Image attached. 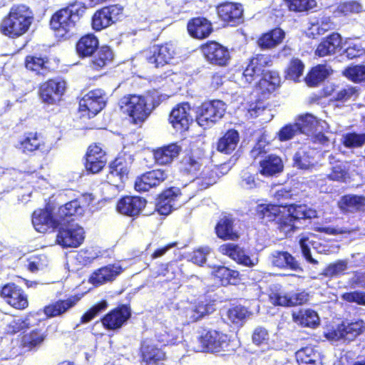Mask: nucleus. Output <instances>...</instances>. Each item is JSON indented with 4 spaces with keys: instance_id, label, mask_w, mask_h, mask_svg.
I'll list each match as a JSON object with an SVG mask.
<instances>
[{
    "instance_id": "obj_1",
    "label": "nucleus",
    "mask_w": 365,
    "mask_h": 365,
    "mask_svg": "<svg viewBox=\"0 0 365 365\" xmlns=\"http://www.w3.org/2000/svg\"><path fill=\"white\" fill-rule=\"evenodd\" d=\"M33 19L34 14L29 6L14 5L1 21L0 31L9 38H18L28 31Z\"/></svg>"
},
{
    "instance_id": "obj_2",
    "label": "nucleus",
    "mask_w": 365,
    "mask_h": 365,
    "mask_svg": "<svg viewBox=\"0 0 365 365\" xmlns=\"http://www.w3.org/2000/svg\"><path fill=\"white\" fill-rule=\"evenodd\" d=\"M86 8L82 2H76L56 11L51 17L50 25L58 37H66L73 34L80 17Z\"/></svg>"
},
{
    "instance_id": "obj_3",
    "label": "nucleus",
    "mask_w": 365,
    "mask_h": 365,
    "mask_svg": "<svg viewBox=\"0 0 365 365\" xmlns=\"http://www.w3.org/2000/svg\"><path fill=\"white\" fill-rule=\"evenodd\" d=\"M226 104L220 100L203 103L196 110V121L203 128L212 127L225 115Z\"/></svg>"
},
{
    "instance_id": "obj_4",
    "label": "nucleus",
    "mask_w": 365,
    "mask_h": 365,
    "mask_svg": "<svg viewBox=\"0 0 365 365\" xmlns=\"http://www.w3.org/2000/svg\"><path fill=\"white\" fill-rule=\"evenodd\" d=\"M119 105L121 110L131 117L136 124L144 121L151 111L145 98L141 96H125L120 100Z\"/></svg>"
},
{
    "instance_id": "obj_5",
    "label": "nucleus",
    "mask_w": 365,
    "mask_h": 365,
    "mask_svg": "<svg viewBox=\"0 0 365 365\" xmlns=\"http://www.w3.org/2000/svg\"><path fill=\"white\" fill-rule=\"evenodd\" d=\"M269 62V57L265 55H257L252 58L242 73L239 72L235 75L238 84L246 87L260 78Z\"/></svg>"
},
{
    "instance_id": "obj_6",
    "label": "nucleus",
    "mask_w": 365,
    "mask_h": 365,
    "mask_svg": "<svg viewBox=\"0 0 365 365\" xmlns=\"http://www.w3.org/2000/svg\"><path fill=\"white\" fill-rule=\"evenodd\" d=\"M144 57L148 63L155 67H163L169 64L176 55L175 46L170 43L162 45H154L143 52Z\"/></svg>"
},
{
    "instance_id": "obj_7",
    "label": "nucleus",
    "mask_w": 365,
    "mask_h": 365,
    "mask_svg": "<svg viewBox=\"0 0 365 365\" xmlns=\"http://www.w3.org/2000/svg\"><path fill=\"white\" fill-rule=\"evenodd\" d=\"M83 228L78 224L61 222L56 241L63 247H77L84 240Z\"/></svg>"
},
{
    "instance_id": "obj_8",
    "label": "nucleus",
    "mask_w": 365,
    "mask_h": 365,
    "mask_svg": "<svg viewBox=\"0 0 365 365\" xmlns=\"http://www.w3.org/2000/svg\"><path fill=\"white\" fill-rule=\"evenodd\" d=\"M106 105L104 92L101 89L89 91L79 101V111L83 116L94 117Z\"/></svg>"
},
{
    "instance_id": "obj_9",
    "label": "nucleus",
    "mask_w": 365,
    "mask_h": 365,
    "mask_svg": "<svg viewBox=\"0 0 365 365\" xmlns=\"http://www.w3.org/2000/svg\"><path fill=\"white\" fill-rule=\"evenodd\" d=\"M123 14L119 5L105 6L97 11L92 19V26L96 31H101L117 21Z\"/></svg>"
},
{
    "instance_id": "obj_10",
    "label": "nucleus",
    "mask_w": 365,
    "mask_h": 365,
    "mask_svg": "<svg viewBox=\"0 0 365 365\" xmlns=\"http://www.w3.org/2000/svg\"><path fill=\"white\" fill-rule=\"evenodd\" d=\"M65 81L59 78L49 80L41 85L39 96L42 102L53 105L58 102L66 91Z\"/></svg>"
},
{
    "instance_id": "obj_11",
    "label": "nucleus",
    "mask_w": 365,
    "mask_h": 365,
    "mask_svg": "<svg viewBox=\"0 0 365 365\" xmlns=\"http://www.w3.org/2000/svg\"><path fill=\"white\" fill-rule=\"evenodd\" d=\"M131 161L130 156L128 157V161L121 156L116 158L109 165L107 182L116 187H120L128 178Z\"/></svg>"
},
{
    "instance_id": "obj_12",
    "label": "nucleus",
    "mask_w": 365,
    "mask_h": 365,
    "mask_svg": "<svg viewBox=\"0 0 365 365\" xmlns=\"http://www.w3.org/2000/svg\"><path fill=\"white\" fill-rule=\"evenodd\" d=\"M32 224L37 232L44 233L48 229L59 227L61 222L57 213L53 215L50 206H47L45 209H38L34 212Z\"/></svg>"
},
{
    "instance_id": "obj_13",
    "label": "nucleus",
    "mask_w": 365,
    "mask_h": 365,
    "mask_svg": "<svg viewBox=\"0 0 365 365\" xmlns=\"http://www.w3.org/2000/svg\"><path fill=\"white\" fill-rule=\"evenodd\" d=\"M200 341L207 351L220 352L229 350L230 339L228 336L215 330H210L202 334Z\"/></svg>"
},
{
    "instance_id": "obj_14",
    "label": "nucleus",
    "mask_w": 365,
    "mask_h": 365,
    "mask_svg": "<svg viewBox=\"0 0 365 365\" xmlns=\"http://www.w3.org/2000/svg\"><path fill=\"white\" fill-rule=\"evenodd\" d=\"M280 212V207L278 205H269L264 210V215L270 217L271 220H277L279 229L285 235H288L294 229L299 227V224L291 215H289L287 212L279 216Z\"/></svg>"
},
{
    "instance_id": "obj_15",
    "label": "nucleus",
    "mask_w": 365,
    "mask_h": 365,
    "mask_svg": "<svg viewBox=\"0 0 365 365\" xmlns=\"http://www.w3.org/2000/svg\"><path fill=\"white\" fill-rule=\"evenodd\" d=\"M21 153L29 155L36 150H42L45 147L43 137L37 132L25 133L14 145Z\"/></svg>"
},
{
    "instance_id": "obj_16",
    "label": "nucleus",
    "mask_w": 365,
    "mask_h": 365,
    "mask_svg": "<svg viewBox=\"0 0 365 365\" xmlns=\"http://www.w3.org/2000/svg\"><path fill=\"white\" fill-rule=\"evenodd\" d=\"M213 303L198 301L195 303H190L182 310V314L187 323L195 322L207 314L215 311Z\"/></svg>"
},
{
    "instance_id": "obj_17",
    "label": "nucleus",
    "mask_w": 365,
    "mask_h": 365,
    "mask_svg": "<svg viewBox=\"0 0 365 365\" xmlns=\"http://www.w3.org/2000/svg\"><path fill=\"white\" fill-rule=\"evenodd\" d=\"M180 190L177 187H171L165 190L159 196L156 204L158 212L163 215L170 214L173 210L180 206Z\"/></svg>"
},
{
    "instance_id": "obj_18",
    "label": "nucleus",
    "mask_w": 365,
    "mask_h": 365,
    "mask_svg": "<svg viewBox=\"0 0 365 365\" xmlns=\"http://www.w3.org/2000/svg\"><path fill=\"white\" fill-rule=\"evenodd\" d=\"M168 177V174L164 170L158 169L147 172L136 179L135 189L137 191H148L150 188L160 185Z\"/></svg>"
},
{
    "instance_id": "obj_19",
    "label": "nucleus",
    "mask_w": 365,
    "mask_h": 365,
    "mask_svg": "<svg viewBox=\"0 0 365 365\" xmlns=\"http://www.w3.org/2000/svg\"><path fill=\"white\" fill-rule=\"evenodd\" d=\"M364 331L365 322L362 319H354L343 322L334 333L337 339H343L347 341H353Z\"/></svg>"
},
{
    "instance_id": "obj_20",
    "label": "nucleus",
    "mask_w": 365,
    "mask_h": 365,
    "mask_svg": "<svg viewBox=\"0 0 365 365\" xmlns=\"http://www.w3.org/2000/svg\"><path fill=\"white\" fill-rule=\"evenodd\" d=\"M220 18L230 26H236L242 22L243 9L241 4L225 2L217 6Z\"/></svg>"
},
{
    "instance_id": "obj_21",
    "label": "nucleus",
    "mask_w": 365,
    "mask_h": 365,
    "mask_svg": "<svg viewBox=\"0 0 365 365\" xmlns=\"http://www.w3.org/2000/svg\"><path fill=\"white\" fill-rule=\"evenodd\" d=\"M190 106L187 103L177 105L172 110L169 120L176 130H187L192 120L190 113Z\"/></svg>"
},
{
    "instance_id": "obj_22",
    "label": "nucleus",
    "mask_w": 365,
    "mask_h": 365,
    "mask_svg": "<svg viewBox=\"0 0 365 365\" xmlns=\"http://www.w3.org/2000/svg\"><path fill=\"white\" fill-rule=\"evenodd\" d=\"M203 53L210 63L224 66L230 59L228 50L217 42H210L202 48Z\"/></svg>"
},
{
    "instance_id": "obj_23",
    "label": "nucleus",
    "mask_w": 365,
    "mask_h": 365,
    "mask_svg": "<svg viewBox=\"0 0 365 365\" xmlns=\"http://www.w3.org/2000/svg\"><path fill=\"white\" fill-rule=\"evenodd\" d=\"M105 152L97 145H91L86 154L85 163L86 169L91 173H97L105 166L106 163Z\"/></svg>"
},
{
    "instance_id": "obj_24",
    "label": "nucleus",
    "mask_w": 365,
    "mask_h": 365,
    "mask_svg": "<svg viewBox=\"0 0 365 365\" xmlns=\"http://www.w3.org/2000/svg\"><path fill=\"white\" fill-rule=\"evenodd\" d=\"M207 160L202 150H192L183 158L181 169L187 173L195 175Z\"/></svg>"
},
{
    "instance_id": "obj_25",
    "label": "nucleus",
    "mask_w": 365,
    "mask_h": 365,
    "mask_svg": "<svg viewBox=\"0 0 365 365\" xmlns=\"http://www.w3.org/2000/svg\"><path fill=\"white\" fill-rule=\"evenodd\" d=\"M0 295L6 303L16 309H24L28 305L23 291L14 284L5 285Z\"/></svg>"
},
{
    "instance_id": "obj_26",
    "label": "nucleus",
    "mask_w": 365,
    "mask_h": 365,
    "mask_svg": "<svg viewBox=\"0 0 365 365\" xmlns=\"http://www.w3.org/2000/svg\"><path fill=\"white\" fill-rule=\"evenodd\" d=\"M219 250L222 254L229 256L238 264L247 267H253L258 262L257 258H250L248 255H245V252L238 245L232 243L221 245L219 247Z\"/></svg>"
},
{
    "instance_id": "obj_27",
    "label": "nucleus",
    "mask_w": 365,
    "mask_h": 365,
    "mask_svg": "<svg viewBox=\"0 0 365 365\" xmlns=\"http://www.w3.org/2000/svg\"><path fill=\"white\" fill-rule=\"evenodd\" d=\"M269 298L275 305L289 307L305 303L308 300V294L304 292L289 294L273 292L269 295Z\"/></svg>"
},
{
    "instance_id": "obj_28",
    "label": "nucleus",
    "mask_w": 365,
    "mask_h": 365,
    "mask_svg": "<svg viewBox=\"0 0 365 365\" xmlns=\"http://www.w3.org/2000/svg\"><path fill=\"white\" fill-rule=\"evenodd\" d=\"M121 267L117 264H109L96 270L91 275L89 282L95 286L113 281L120 272Z\"/></svg>"
},
{
    "instance_id": "obj_29",
    "label": "nucleus",
    "mask_w": 365,
    "mask_h": 365,
    "mask_svg": "<svg viewBox=\"0 0 365 365\" xmlns=\"http://www.w3.org/2000/svg\"><path fill=\"white\" fill-rule=\"evenodd\" d=\"M130 312L128 307L123 306L107 314L103 319L102 323L108 329H117L130 317Z\"/></svg>"
},
{
    "instance_id": "obj_30",
    "label": "nucleus",
    "mask_w": 365,
    "mask_h": 365,
    "mask_svg": "<svg viewBox=\"0 0 365 365\" xmlns=\"http://www.w3.org/2000/svg\"><path fill=\"white\" fill-rule=\"evenodd\" d=\"M146 200L140 197H125L117 205V210L121 214L128 216L138 215L145 207Z\"/></svg>"
},
{
    "instance_id": "obj_31",
    "label": "nucleus",
    "mask_w": 365,
    "mask_h": 365,
    "mask_svg": "<svg viewBox=\"0 0 365 365\" xmlns=\"http://www.w3.org/2000/svg\"><path fill=\"white\" fill-rule=\"evenodd\" d=\"M78 300L79 299L76 297H71L66 299L58 300L46 306L43 308V313L49 318L62 316L73 307Z\"/></svg>"
},
{
    "instance_id": "obj_32",
    "label": "nucleus",
    "mask_w": 365,
    "mask_h": 365,
    "mask_svg": "<svg viewBox=\"0 0 365 365\" xmlns=\"http://www.w3.org/2000/svg\"><path fill=\"white\" fill-rule=\"evenodd\" d=\"M295 356L299 365H322V354L317 347H303L296 352Z\"/></svg>"
},
{
    "instance_id": "obj_33",
    "label": "nucleus",
    "mask_w": 365,
    "mask_h": 365,
    "mask_svg": "<svg viewBox=\"0 0 365 365\" xmlns=\"http://www.w3.org/2000/svg\"><path fill=\"white\" fill-rule=\"evenodd\" d=\"M269 260L273 266L278 268H289L294 271L301 269L297 261L287 252L273 251L270 254Z\"/></svg>"
},
{
    "instance_id": "obj_34",
    "label": "nucleus",
    "mask_w": 365,
    "mask_h": 365,
    "mask_svg": "<svg viewBox=\"0 0 365 365\" xmlns=\"http://www.w3.org/2000/svg\"><path fill=\"white\" fill-rule=\"evenodd\" d=\"M180 151V146L177 143H172L154 150L153 157L158 164L167 165L177 158Z\"/></svg>"
},
{
    "instance_id": "obj_35",
    "label": "nucleus",
    "mask_w": 365,
    "mask_h": 365,
    "mask_svg": "<svg viewBox=\"0 0 365 365\" xmlns=\"http://www.w3.org/2000/svg\"><path fill=\"white\" fill-rule=\"evenodd\" d=\"M187 31L194 38H204L210 34L212 28L210 22L206 19L196 18L188 23Z\"/></svg>"
},
{
    "instance_id": "obj_36",
    "label": "nucleus",
    "mask_w": 365,
    "mask_h": 365,
    "mask_svg": "<svg viewBox=\"0 0 365 365\" xmlns=\"http://www.w3.org/2000/svg\"><path fill=\"white\" fill-rule=\"evenodd\" d=\"M341 36L337 33H333L319 44L315 53L320 57L331 55L341 47Z\"/></svg>"
},
{
    "instance_id": "obj_37",
    "label": "nucleus",
    "mask_w": 365,
    "mask_h": 365,
    "mask_svg": "<svg viewBox=\"0 0 365 365\" xmlns=\"http://www.w3.org/2000/svg\"><path fill=\"white\" fill-rule=\"evenodd\" d=\"M212 274L218 278L222 285L236 284L240 281V273L225 266H211Z\"/></svg>"
},
{
    "instance_id": "obj_38",
    "label": "nucleus",
    "mask_w": 365,
    "mask_h": 365,
    "mask_svg": "<svg viewBox=\"0 0 365 365\" xmlns=\"http://www.w3.org/2000/svg\"><path fill=\"white\" fill-rule=\"evenodd\" d=\"M260 173L263 175L272 176L282 171L284 165L282 159L276 155H269L259 162Z\"/></svg>"
},
{
    "instance_id": "obj_39",
    "label": "nucleus",
    "mask_w": 365,
    "mask_h": 365,
    "mask_svg": "<svg viewBox=\"0 0 365 365\" xmlns=\"http://www.w3.org/2000/svg\"><path fill=\"white\" fill-rule=\"evenodd\" d=\"M292 317L294 322L302 327L315 328L319 324L318 314L312 309H300L294 312Z\"/></svg>"
},
{
    "instance_id": "obj_40",
    "label": "nucleus",
    "mask_w": 365,
    "mask_h": 365,
    "mask_svg": "<svg viewBox=\"0 0 365 365\" xmlns=\"http://www.w3.org/2000/svg\"><path fill=\"white\" fill-rule=\"evenodd\" d=\"M341 210L347 212H354L365 210V197L356 195L344 196L339 202Z\"/></svg>"
},
{
    "instance_id": "obj_41",
    "label": "nucleus",
    "mask_w": 365,
    "mask_h": 365,
    "mask_svg": "<svg viewBox=\"0 0 365 365\" xmlns=\"http://www.w3.org/2000/svg\"><path fill=\"white\" fill-rule=\"evenodd\" d=\"M280 78L276 71H267L264 68V72L262 74L257 83V88L263 93H272L279 86Z\"/></svg>"
},
{
    "instance_id": "obj_42",
    "label": "nucleus",
    "mask_w": 365,
    "mask_h": 365,
    "mask_svg": "<svg viewBox=\"0 0 365 365\" xmlns=\"http://www.w3.org/2000/svg\"><path fill=\"white\" fill-rule=\"evenodd\" d=\"M143 360L147 363L156 364L165 358V354L150 341L145 340L141 345Z\"/></svg>"
},
{
    "instance_id": "obj_43",
    "label": "nucleus",
    "mask_w": 365,
    "mask_h": 365,
    "mask_svg": "<svg viewBox=\"0 0 365 365\" xmlns=\"http://www.w3.org/2000/svg\"><path fill=\"white\" fill-rule=\"evenodd\" d=\"M215 231L217 237L223 240H235L238 238V235L233 230V219L230 216H224L220 220Z\"/></svg>"
},
{
    "instance_id": "obj_44",
    "label": "nucleus",
    "mask_w": 365,
    "mask_h": 365,
    "mask_svg": "<svg viewBox=\"0 0 365 365\" xmlns=\"http://www.w3.org/2000/svg\"><path fill=\"white\" fill-rule=\"evenodd\" d=\"M113 57V52L110 47L101 46L92 57L90 66L93 69L100 70L110 64Z\"/></svg>"
},
{
    "instance_id": "obj_45",
    "label": "nucleus",
    "mask_w": 365,
    "mask_h": 365,
    "mask_svg": "<svg viewBox=\"0 0 365 365\" xmlns=\"http://www.w3.org/2000/svg\"><path fill=\"white\" fill-rule=\"evenodd\" d=\"M98 44V40L94 35L88 34L78 41L76 51L81 56H90L96 51Z\"/></svg>"
},
{
    "instance_id": "obj_46",
    "label": "nucleus",
    "mask_w": 365,
    "mask_h": 365,
    "mask_svg": "<svg viewBox=\"0 0 365 365\" xmlns=\"http://www.w3.org/2000/svg\"><path fill=\"white\" fill-rule=\"evenodd\" d=\"M285 33L279 28H276L263 34L258 40V45L262 48H271L282 43Z\"/></svg>"
},
{
    "instance_id": "obj_47",
    "label": "nucleus",
    "mask_w": 365,
    "mask_h": 365,
    "mask_svg": "<svg viewBox=\"0 0 365 365\" xmlns=\"http://www.w3.org/2000/svg\"><path fill=\"white\" fill-rule=\"evenodd\" d=\"M56 213L61 222H69V221L66 220L67 217L81 216L84 212L83 211L82 207H81L80 201L76 199L59 207Z\"/></svg>"
},
{
    "instance_id": "obj_48",
    "label": "nucleus",
    "mask_w": 365,
    "mask_h": 365,
    "mask_svg": "<svg viewBox=\"0 0 365 365\" xmlns=\"http://www.w3.org/2000/svg\"><path fill=\"white\" fill-rule=\"evenodd\" d=\"M239 142V134L235 130H228L217 143V150L226 154L232 152Z\"/></svg>"
},
{
    "instance_id": "obj_49",
    "label": "nucleus",
    "mask_w": 365,
    "mask_h": 365,
    "mask_svg": "<svg viewBox=\"0 0 365 365\" xmlns=\"http://www.w3.org/2000/svg\"><path fill=\"white\" fill-rule=\"evenodd\" d=\"M331 165V172L328 174V178L331 180L343 181L348 173L346 163L339 160H336L333 155L328 157Z\"/></svg>"
},
{
    "instance_id": "obj_50",
    "label": "nucleus",
    "mask_w": 365,
    "mask_h": 365,
    "mask_svg": "<svg viewBox=\"0 0 365 365\" xmlns=\"http://www.w3.org/2000/svg\"><path fill=\"white\" fill-rule=\"evenodd\" d=\"M287 212L299 224V226L302 220L312 219L317 217L316 211L308 208L305 205H290Z\"/></svg>"
},
{
    "instance_id": "obj_51",
    "label": "nucleus",
    "mask_w": 365,
    "mask_h": 365,
    "mask_svg": "<svg viewBox=\"0 0 365 365\" xmlns=\"http://www.w3.org/2000/svg\"><path fill=\"white\" fill-rule=\"evenodd\" d=\"M295 124L299 126V133L309 135L318 130L320 121L315 116L307 113L302 115Z\"/></svg>"
},
{
    "instance_id": "obj_52",
    "label": "nucleus",
    "mask_w": 365,
    "mask_h": 365,
    "mask_svg": "<svg viewBox=\"0 0 365 365\" xmlns=\"http://www.w3.org/2000/svg\"><path fill=\"white\" fill-rule=\"evenodd\" d=\"M25 65L27 69L36 72L38 75L45 76L49 71V62L43 58L27 56Z\"/></svg>"
},
{
    "instance_id": "obj_53",
    "label": "nucleus",
    "mask_w": 365,
    "mask_h": 365,
    "mask_svg": "<svg viewBox=\"0 0 365 365\" xmlns=\"http://www.w3.org/2000/svg\"><path fill=\"white\" fill-rule=\"evenodd\" d=\"M45 339L44 334L41 330H33L22 337V346L31 351L37 349Z\"/></svg>"
},
{
    "instance_id": "obj_54",
    "label": "nucleus",
    "mask_w": 365,
    "mask_h": 365,
    "mask_svg": "<svg viewBox=\"0 0 365 365\" xmlns=\"http://www.w3.org/2000/svg\"><path fill=\"white\" fill-rule=\"evenodd\" d=\"M329 75V70L324 65H318L313 68L306 77L309 86H316L323 81Z\"/></svg>"
},
{
    "instance_id": "obj_55",
    "label": "nucleus",
    "mask_w": 365,
    "mask_h": 365,
    "mask_svg": "<svg viewBox=\"0 0 365 365\" xmlns=\"http://www.w3.org/2000/svg\"><path fill=\"white\" fill-rule=\"evenodd\" d=\"M311 238H313L312 235H302L299 242L305 259L310 264H317L318 261L313 258L311 254V247L316 248L314 246L315 242Z\"/></svg>"
},
{
    "instance_id": "obj_56",
    "label": "nucleus",
    "mask_w": 365,
    "mask_h": 365,
    "mask_svg": "<svg viewBox=\"0 0 365 365\" xmlns=\"http://www.w3.org/2000/svg\"><path fill=\"white\" fill-rule=\"evenodd\" d=\"M341 143L347 148H361L365 144V133H345L342 135Z\"/></svg>"
},
{
    "instance_id": "obj_57",
    "label": "nucleus",
    "mask_w": 365,
    "mask_h": 365,
    "mask_svg": "<svg viewBox=\"0 0 365 365\" xmlns=\"http://www.w3.org/2000/svg\"><path fill=\"white\" fill-rule=\"evenodd\" d=\"M250 314L245 307L236 306L228 310L227 317L232 323L242 325L249 317Z\"/></svg>"
},
{
    "instance_id": "obj_58",
    "label": "nucleus",
    "mask_w": 365,
    "mask_h": 365,
    "mask_svg": "<svg viewBox=\"0 0 365 365\" xmlns=\"http://www.w3.org/2000/svg\"><path fill=\"white\" fill-rule=\"evenodd\" d=\"M293 160L294 166L300 169H308L312 165L311 156L305 147L301 148L296 152Z\"/></svg>"
},
{
    "instance_id": "obj_59",
    "label": "nucleus",
    "mask_w": 365,
    "mask_h": 365,
    "mask_svg": "<svg viewBox=\"0 0 365 365\" xmlns=\"http://www.w3.org/2000/svg\"><path fill=\"white\" fill-rule=\"evenodd\" d=\"M348 268L347 260H338L329 264L323 271V274L328 277H333L341 275Z\"/></svg>"
},
{
    "instance_id": "obj_60",
    "label": "nucleus",
    "mask_w": 365,
    "mask_h": 365,
    "mask_svg": "<svg viewBox=\"0 0 365 365\" xmlns=\"http://www.w3.org/2000/svg\"><path fill=\"white\" fill-rule=\"evenodd\" d=\"M344 74L355 83L365 81V66L356 65L349 67L344 71Z\"/></svg>"
},
{
    "instance_id": "obj_61",
    "label": "nucleus",
    "mask_w": 365,
    "mask_h": 365,
    "mask_svg": "<svg viewBox=\"0 0 365 365\" xmlns=\"http://www.w3.org/2000/svg\"><path fill=\"white\" fill-rule=\"evenodd\" d=\"M334 29V24L330 17L323 16L316 24H312L310 28L311 33L314 35H322L329 30Z\"/></svg>"
},
{
    "instance_id": "obj_62",
    "label": "nucleus",
    "mask_w": 365,
    "mask_h": 365,
    "mask_svg": "<svg viewBox=\"0 0 365 365\" xmlns=\"http://www.w3.org/2000/svg\"><path fill=\"white\" fill-rule=\"evenodd\" d=\"M217 176L218 175L216 170L211 167L205 165L197 180L198 182L202 180L204 187L206 188L216 182Z\"/></svg>"
},
{
    "instance_id": "obj_63",
    "label": "nucleus",
    "mask_w": 365,
    "mask_h": 365,
    "mask_svg": "<svg viewBox=\"0 0 365 365\" xmlns=\"http://www.w3.org/2000/svg\"><path fill=\"white\" fill-rule=\"evenodd\" d=\"M304 68V66L299 59H292L287 70V78L294 81H298L303 73Z\"/></svg>"
},
{
    "instance_id": "obj_64",
    "label": "nucleus",
    "mask_w": 365,
    "mask_h": 365,
    "mask_svg": "<svg viewBox=\"0 0 365 365\" xmlns=\"http://www.w3.org/2000/svg\"><path fill=\"white\" fill-rule=\"evenodd\" d=\"M289 10L294 11H304L314 8L316 6L315 0H286Z\"/></svg>"
}]
</instances>
